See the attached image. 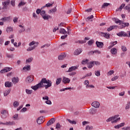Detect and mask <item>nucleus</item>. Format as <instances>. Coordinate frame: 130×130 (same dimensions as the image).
Returning <instances> with one entry per match:
<instances>
[{"instance_id":"obj_26","label":"nucleus","mask_w":130,"mask_h":130,"mask_svg":"<svg viewBox=\"0 0 130 130\" xmlns=\"http://www.w3.org/2000/svg\"><path fill=\"white\" fill-rule=\"evenodd\" d=\"M117 27L118 26L117 25L111 26L109 28H108L107 31L108 32H110V31H112V30H113V29H116V28H117Z\"/></svg>"},{"instance_id":"obj_47","label":"nucleus","mask_w":130,"mask_h":130,"mask_svg":"<svg viewBox=\"0 0 130 130\" xmlns=\"http://www.w3.org/2000/svg\"><path fill=\"white\" fill-rule=\"evenodd\" d=\"M122 28H124V26H123V23L121 22V23H119L118 28L122 29Z\"/></svg>"},{"instance_id":"obj_4","label":"nucleus","mask_w":130,"mask_h":130,"mask_svg":"<svg viewBox=\"0 0 130 130\" xmlns=\"http://www.w3.org/2000/svg\"><path fill=\"white\" fill-rule=\"evenodd\" d=\"M1 117L3 119L7 118L9 116V112L6 110H2L1 111Z\"/></svg>"},{"instance_id":"obj_28","label":"nucleus","mask_w":130,"mask_h":130,"mask_svg":"<svg viewBox=\"0 0 130 130\" xmlns=\"http://www.w3.org/2000/svg\"><path fill=\"white\" fill-rule=\"evenodd\" d=\"M111 53L112 54L115 55L117 53V49L115 48H113L111 49Z\"/></svg>"},{"instance_id":"obj_44","label":"nucleus","mask_w":130,"mask_h":130,"mask_svg":"<svg viewBox=\"0 0 130 130\" xmlns=\"http://www.w3.org/2000/svg\"><path fill=\"white\" fill-rule=\"evenodd\" d=\"M113 74H114V71L111 70L108 72L107 75L108 76H112V75H113Z\"/></svg>"},{"instance_id":"obj_36","label":"nucleus","mask_w":130,"mask_h":130,"mask_svg":"<svg viewBox=\"0 0 130 130\" xmlns=\"http://www.w3.org/2000/svg\"><path fill=\"white\" fill-rule=\"evenodd\" d=\"M57 11V9H56V7L54 8L53 9H52L50 10L49 13L50 14H53V13H55Z\"/></svg>"},{"instance_id":"obj_10","label":"nucleus","mask_w":130,"mask_h":130,"mask_svg":"<svg viewBox=\"0 0 130 130\" xmlns=\"http://www.w3.org/2000/svg\"><path fill=\"white\" fill-rule=\"evenodd\" d=\"M11 70H12V68L10 67H6L1 70L0 73H1V74H5V73H8V72H10Z\"/></svg>"},{"instance_id":"obj_30","label":"nucleus","mask_w":130,"mask_h":130,"mask_svg":"<svg viewBox=\"0 0 130 130\" xmlns=\"http://www.w3.org/2000/svg\"><path fill=\"white\" fill-rule=\"evenodd\" d=\"M93 18H94V16L93 15H90L86 19V21L89 22V21H90V22H92L93 20L92 19H93Z\"/></svg>"},{"instance_id":"obj_15","label":"nucleus","mask_w":130,"mask_h":130,"mask_svg":"<svg viewBox=\"0 0 130 130\" xmlns=\"http://www.w3.org/2000/svg\"><path fill=\"white\" fill-rule=\"evenodd\" d=\"M5 86L6 88H11V87H13V83L10 81H6L5 83Z\"/></svg>"},{"instance_id":"obj_19","label":"nucleus","mask_w":130,"mask_h":130,"mask_svg":"<svg viewBox=\"0 0 130 130\" xmlns=\"http://www.w3.org/2000/svg\"><path fill=\"white\" fill-rule=\"evenodd\" d=\"M125 124V123H124V122L121 123L118 125H115L114 126V127L116 129H118L120 128V127H122V126H124Z\"/></svg>"},{"instance_id":"obj_24","label":"nucleus","mask_w":130,"mask_h":130,"mask_svg":"<svg viewBox=\"0 0 130 130\" xmlns=\"http://www.w3.org/2000/svg\"><path fill=\"white\" fill-rule=\"evenodd\" d=\"M11 20L10 17H5L2 18L1 20L3 21V22H9Z\"/></svg>"},{"instance_id":"obj_50","label":"nucleus","mask_w":130,"mask_h":130,"mask_svg":"<svg viewBox=\"0 0 130 130\" xmlns=\"http://www.w3.org/2000/svg\"><path fill=\"white\" fill-rule=\"evenodd\" d=\"M50 45V44H46L42 46L41 47V48H44V47H49Z\"/></svg>"},{"instance_id":"obj_11","label":"nucleus","mask_w":130,"mask_h":130,"mask_svg":"<svg viewBox=\"0 0 130 130\" xmlns=\"http://www.w3.org/2000/svg\"><path fill=\"white\" fill-rule=\"evenodd\" d=\"M91 106L94 107V108H99L100 107V103L98 102H93L91 104Z\"/></svg>"},{"instance_id":"obj_9","label":"nucleus","mask_w":130,"mask_h":130,"mask_svg":"<svg viewBox=\"0 0 130 130\" xmlns=\"http://www.w3.org/2000/svg\"><path fill=\"white\" fill-rule=\"evenodd\" d=\"M117 36H119V37H126V36H127V34L123 31H121L118 33H117Z\"/></svg>"},{"instance_id":"obj_61","label":"nucleus","mask_w":130,"mask_h":130,"mask_svg":"<svg viewBox=\"0 0 130 130\" xmlns=\"http://www.w3.org/2000/svg\"><path fill=\"white\" fill-rule=\"evenodd\" d=\"M94 53H95V54H101V51L99 50H94Z\"/></svg>"},{"instance_id":"obj_31","label":"nucleus","mask_w":130,"mask_h":130,"mask_svg":"<svg viewBox=\"0 0 130 130\" xmlns=\"http://www.w3.org/2000/svg\"><path fill=\"white\" fill-rule=\"evenodd\" d=\"M96 112V109L95 108H92L89 110V113L90 114H95Z\"/></svg>"},{"instance_id":"obj_29","label":"nucleus","mask_w":130,"mask_h":130,"mask_svg":"<svg viewBox=\"0 0 130 130\" xmlns=\"http://www.w3.org/2000/svg\"><path fill=\"white\" fill-rule=\"evenodd\" d=\"M19 27H20V28H21V29L19 30V33H23V32H25V29L24 26H22V25H19Z\"/></svg>"},{"instance_id":"obj_35","label":"nucleus","mask_w":130,"mask_h":130,"mask_svg":"<svg viewBox=\"0 0 130 130\" xmlns=\"http://www.w3.org/2000/svg\"><path fill=\"white\" fill-rule=\"evenodd\" d=\"M19 117V114H15L12 116V118L14 120H19V118L18 117Z\"/></svg>"},{"instance_id":"obj_8","label":"nucleus","mask_w":130,"mask_h":130,"mask_svg":"<svg viewBox=\"0 0 130 130\" xmlns=\"http://www.w3.org/2000/svg\"><path fill=\"white\" fill-rule=\"evenodd\" d=\"M79 69V66H72L69 68V70L67 71V73H72L73 71H76V70H78Z\"/></svg>"},{"instance_id":"obj_13","label":"nucleus","mask_w":130,"mask_h":130,"mask_svg":"<svg viewBox=\"0 0 130 130\" xmlns=\"http://www.w3.org/2000/svg\"><path fill=\"white\" fill-rule=\"evenodd\" d=\"M19 79L18 77H14L12 79V82L14 84H18V83H19Z\"/></svg>"},{"instance_id":"obj_27","label":"nucleus","mask_w":130,"mask_h":130,"mask_svg":"<svg viewBox=\"0 0 130 130\" xmlns=\"http://www.w3.org/2000/svg\"><path fill=\"white\" fill-rule=\"evenodd\" d=\"M22 70L24 72H27V71H30V70H31V66L30 65H28L27 66L24 67Z\"/></svg>"},{"instance_id":"obj_60","label":"nucleus","mask_w":130,"mask_h":130,"mask_svg":"<svg viewBox=\"0 0 130 130\" xmlns=\"http://www.w3.org/2000/svg\"><path fill=\"white\" fill-rule=\"evenodd\" d=\"M69 76H75L77 75V72H71V73H69Z\"/></svg>"},{"instance_id":"obj_42","label":"nucleus","mask_w":130,"mask_h":130,"mask_svg":"<svg viewBox=\"0 0 130 130\" xmlns=\"http://www.w3.org/2000/svg\"><path fill=\"white\" fill-rule=\"evenodd\" d=\"M106 122H110V121H113V117H112V116L109 117L106 119Z\"/></svg>"},{"instance_id":"obj_41","label":"nucleus","mask_w":130,"mask_h":130,"mask_svg":"<svg viewBox=\"0 0 130 130\" xmlns=\"http://www.w3.org/2000/svg\"><path fill=\"white\" fill-rule=\"evenodd\" d=\"M110 4L107 3H105L103 4V5L102 6V9H104L105 7H108Z\"/></svg>"},{"instance_id":"obj_12","label":"nucleus","mask_w":130,"mask_h":130,"mask_svg":"<svg viewBox=\"0 0 130 130\" xmlns=\"http://www.w3.org/2000/svg\"><path fill=\"white\" fill-rule=\"evenodd\" d=\"M95 44L98 48H103V46H104V44L101 42L96 41Z\"/></svg>"},{"instance_id":"obj_49","label":"nucleus","mask_w":130,"mask_h":130,"mask_svg":"<svg viewBox=\"0 0 130 130\" xmlns=\"http://www.w3.org/2000/svg\"><path fill=\"white\" fill-rule=\"evenodd\" d=\"M94 74L96 77H100V71H95Z\"/></svg>"},{"instance_id":"obj_33","label":"nucleus","mask_w":130,"mask_h":130,"mask_svg":"<svg viewBox=\"0 0 130 130\" xmlns=\"http://www.w3.org/2000/svg\"><path fill=\"white\" fill-rule=\"evenodd\" d=\"M33 61V57H29L26 60V63H30Z\"/></svg>"},{"instance_id":"obj_20","label":"nucleus","mask_w":130,"mask_h":130,"mask_svg":"<svg viewBox=\"0 0 130 130\" xmlns=\"http://www.w3.org/2000/svg\"><path fill=\"white\" fill-rule=\"evenodd\" d=\"M11 93V89H7L4 91V96L7 97Z\"/></svg>"},{"instance_id":"obj_53","label":"nucleus","mask_w":130,"mask_h":130,"mask_svg":"<svg viewBox=\"0 0 130 130\" xmlns=\"http://www.w3.org/2000/svg\"><path fill=\"white\" fill-rule=\"evenodd\" d=\"M118 78H119L118 76H116L111 79V81L112 82H113L114 81H116V80H117V79H118Z\"/></svg>"},{"instance_id":"obj_3","label":"nucleus","mask_w":130,"mask_h":130,"mask_svg":"<svg viewBox=\"0 0 130 130\" xmlns=\"http://www.w3.org/2000/svg\"><path fill=\"white\" fill-rule=\"evenodd\" d=\"M41 16H42L43 19L44 20H48L51 18V16H50L49 15L46 14V12L45 11L43 10L41 12Z\"/></svg>"},{"instance_id":"obj_46","label":"nucleus","mask_w":130,"mask_h":130,"mask_svg":"<svg viewBox=\"0 0 130 130\" xmlns=\"http://www.w3.org/2000/svg\"><path fill=\"white\" fill-rule=\"evenodd\" d=\"M13 106L14 107H18V106H19V102L15 101L13 103Z\"/></svg>"},{"instance_id":"obj_59","label":"nucleus","mask_w":130,"mask_h":130,"mask_svg":"<svg viewBox=\"0 0 130 130\" xmlns=\"http://www.w3.org/2000/svg\"><path fill=\"white\" fill-rule=\"evenodd\" d=\"M93 43H94V41L90 40L88 41V45H92V44H93Z\"/></svg>"},{"instance_id":"obj_63","label":"nucleus","mask_w":130,"mask_h":130,"mask_svg":"<svg viewBox=\"0 0 130 130\" xmlns=\"http://www.w3.org/2000/svg\"><path fill=\"white\" fill-rule=\"evenodd\" d=\"M32 17L34 18V19H37V18H38V16H37V15L36 13H35V12L32 13Z\"/></svg>"},{"instance_id":"obj_17","label":"nucleus","mask_w":130,"mask_h":130,"mask_svg":"<svg viewBox=\"0 0 130 130\" xmlns=\"http://www.w3.org/2000/svg\"><path fill=\"white\" fill-rule=\"evenodd\" d=\"M101 36L105 37L107 39H109L110 38V34H107V32H101Z\"/></svg>"},{"instance_id":"obj_58","label":"nucleus","mask_w":130,"mask_h":130,"mask_svg":"<svg viewBox=\"0 0 130 130\" xmlns=\"http://www.w3.org/2000/svg\"><path fill=\"white\" fill-rule=\"evenodd\" d=\"M19 19V17H15L13 18V22L14 23H17L18 22V20Z\"/></svg>"},{"instance_id":"obj_37","label":"nucleus","mask_w":130,"mask_h":130,"mask_svg":"<svg viewBox=\"0 0 130 130\" xmlns=\"http://www.w3.org/2000/svg\"><path fill=\"white\" fill-rule=\"evenodd\" d=\"M124 6H125V4H122L121 5V6L119 7V8L117 9L116 11H119L120 12H121V10H122V8H124Z\"/></svg>"},{"instance_id":"obj_14","label":"nucleus","mask_w":130,"mask_h":130,"mask_svg":"<svg viewBox=\"0 0 130 130\" xmlns=\"http://www.w3.org/2000/svg\"><path fill=\"white\" fill-rule=\"evenodd\" d=\"M62 82L64 83V84H70L71 79H70L69 78L63 77Z\"/></svg>"},{"instance_id":"obj_51","label":"nucleus","mask_w":130,"mask_h":130,"mask_svg":"<svg viewBox=\"0 0 130 130\" xmlns=\"http://www.w3.org/2000/svg\"><path fill=\"white\" fill-rule=\"evenodd\" d=\"M88 61H89V59H86L85 60H83L82 63V64H86V63H88Z\"/></svg>"},{"instance_id":"obj_56","label":"nucleus","mask_w":130,"mask_h":130,"mask_svg":"<svg viewBox=\"0 0 130 130\" xmlns=\"http://www.w3.org/2000/svg\"><path fill=\"white\" fill-rule=\"evenodd\" d=\"M121 49H122V51H124V52H125L127 50L126 47L124 46H121Z\"/></svg>"},{"instance_id":"obj_45","label":"nucleus","mask_w":130,"mask_h":130,"mask_svg":"<svg viewBox=\"0 0 130 130\" xmlns=\"http://www.w3.org/2000/svg\"><path fill=\"white\" fill-rule=\"evenodd\" d=\"M7 32H11V31H13V27L11 26H9L7 27L6 29Z\"/></svg>"},{"instance_id":"obj_52","label":"nucleus","mask_w":130,"mask_h":130,"mask_svg":"<svg viewBox=\"0 0 130 130\" xmlns=\"http://www.w3.org/2000/svg\"><path fill=\"white\" fill-rule=\"evenodd\" d=\"M51 6H52V4L47 3L43 7V8H46V7L47 8H49V7H51Z\"/></svg>"},{"instance_id":"obj_64","label":"nucleus","mask_w":130,"mask_h":130,"mask_svg":"<svg viewBox=\"0 0 130 130\" xmlns=\"http://www.w3.org/2000/svg\"><path fill=\"white\" fill-rule=\"evenodd\" d=\"M122 130H130V126L124 127L122 128Z\"/></svg>"},{"instance_id":"obj_48","label":"nucleus","mask_w":130,"mask_h":130,"mask_svg":"<svg viewBox=\"0 0 130 130\" xmlns=\"http://www.w3.org/2000/svg\"><path fill=\"white\" fill-rule=\"evenodd\" d=\"M86 130H90L93 129L92 126H89V125H87L85 127Z\"/></svg>"},{"instance_id":"obj_7","label":"nucleus","mask_w":130,"mask_h":130,"mask_svg":"<svg viewBox=\"0 0 130 130\" xmlns=\"http://www.w3.org/2000/svg\"><path fill=\"white\" fill-rule=\"evenodd\" d=\"M5 1L2 3V5L3 6V9H7L8 6L10 4V0H4Z\"/></svg>"},{"instance_id":"obj_62","label":"nucleus","mask_w":130,"mask_h":130,"mask_svg":"<svg viewBox=\"0 0 130 130\" xmlns=\"http://www.w3.org/2000/svg\"><path fill=\"white\" fill-rule=\"evenodd\" d=\"M55 128H56L57 129H58V128H60V124H59V123H57Z\"/></svg>"},{"instance_id":"obj_16","label":"nucleus","mask_w":130,"mask_h":130,"mask_svg":"<svg viewBox=\"0 0 130 130\" xmlns=\"http://www.w3.org/2000/svg\"><path fill=\"white\" fill-rule=\"evenodd\" d=\"M67 57V54L63 53L61 55H59L58 59L59 60H62L64 59Z\"/></svg>"},{"instance_id":"obj_32","label":"nucleus","mask_w":130,"mask_h":130,"mask_svg":"<svg viewBox=\"0 0 130 130\" xmlns=\"http://www.w3.org/2000/svg\"><path fill=\"white\" fill-rule=\"evenodd\" d=\"M61 81H62V78H57L56 80V85H59V84L61 83Z\"/></svg>"},{"instance_id":"obj_40","label":"nucleus","mask_w":130,"mask_h":130,"mask_svg":"<svg viewBox=\"0 0 130 130\" xmlns=\"http://www.w3.org/2000/svg\"><path fill=\"white\" fill-rule=\"evenodd\" d=\"M26 5V2H24V1H21L18 4V7L20 8L21 7H23V6H25Z\"/></svg>"},{"instance_id":"obj_38","label":"nucleus","mask_w":130,"mask_h":130,"mask_svg":"<svg viewBox=\"0 0 130 130\" xmlns=\"http://www.w3.org/2000/svg\"><path fill=\"white\" fill-rule=\"evenodd\" d=\"M59 32L61 34H67V30H66V29H64V28H60Z\"/></svg>"},{"instance_id":"obj_2","label":"nucleus","mask_w":130,"mask_h":130,"mask_svg":"<svg viewBox=\"0 0 130 130\" xmlns=\"http://www.w3.org/2000/svg\"><path fill=\"white\" fill-rule=\"evenodd\" d=\"M29 46H33L28 47L26 50L27 51H32L34 49H35L38 45H39V42L33 41L30 42L28 44Z\"/></svg>"},{"instance_id":"obj_25","label":"nucleus","mask_w":130,"mask_h":130,"mask_svg":"<svg viewBox=\"0 0 130 130\" xmlns=\"http://www.w3.org/2000/svg\"><path fill=\"white\" fill-rule=\"evenodd\" d=\"M93 66H94L93 61H90L87 63V68H88V69H92Z\"/></svg>"},{"instance_id":"obj_1","label":"nucleus","mask_w":130,"mask_h":130,"mask_svg":"<svg viewBox=\"0 0 130 130\" xmlns=\"http://www.w3.org/2000/svg\"><path fill=\"white\" fill-rule=\"evenodd\" d=\"M52 86V82L50 80L46 79V78H42L41 82L35 86H32L31 88L34 91H37L40 88L45 87V89H48Z\"/></svg>"},{"instance_id":"obj_55","label":"nucleus","mask_w":130,"mask_h":130,"mask_svg":"<svg viewBox=\"0 0 130 130\" xmlns=\"http://www.w3.org/2000/svg\"><path fill=\"white\" fill-rule=\"evenodd\" d=\"M93 61V64L95 66H100V62L98 61Z\"/></svg>"},{"instance_id":"obj_34","label":"nucleus","mask_w":130,"mask_h":130,"mask_svg":"<svg viewBox=\"0 0 130 130\" xmlns=\"http://www.w3.org/2000/svg\"><path fill=\"white\" fill-rule=\"evenodd\" d=\"M114 21H115V22L116 24H121V23H122V21L121 20H120L118 19H117L116 18H113Z\"/></svg>"},{"instance_id":"obj_22","label":"nucleus","mask_w":130,"mask_h":130,"mask_svg":"<svg viewBox=\"0 0 130 130\" xmlns=\"http://www.w3.org/2000/svg\"><path fill=\"white\" fill-rule=\"evenodd\" d=\"M117 44V41L111 42L110 43V45L108 47V49H110V48H112L114 45H116Z\"/></svg>"},{"instance_id":"obj_43","label":"nucleus","mask_w":130,"mask_h":130,"mask_svg":"<svg viewBox=\"0 0 130 130\" xmlns=\"http://www.w3.org/2000/svg\"><path fill=\"white\" fill-rule=\"evenodd\" d=\"M25 92L26 94H28V95H30V94H32V92H33V90H29V89H26Z\"/></svg>"},{"instance_id":"obj_54","label":"nucleus","mask_w":130,"mask_h":130,"mask_svg":"<svg viewBox=\"0 0 130 130\" xmlns=\"http://www.w3.org/2000/svg\"><path fill=\"white\" fill-rule=\"evenodd\" d=\"M45 103L46 104H48V105H51L52 104V103L51 102V101L50 100H47L46 102H45Z\"/></svg>"},{"instance_id":"obj_18","label":"nucleus","mask_w":130,"mask_h":130,"mask_svg":"<svg viewBox=\"0 0 130 130\" xmlns=\"http://www.w3.org/2000/svg\"><path fill=\"white\" fill-rule=\"evenodd\" d=\"M37 122L38 124H42V123H43L44 122L43 118H42V117H39L37 120Z\"/></svg>"},{"instance_id":"obj_23","label":"nucleus","mask_w":130,"mask_h":130,"mask_svg":"<svg viewBox=\"0 0 130 130\" xmlns=\"http://www.w3.org/2000/svg\"><path fill=\"white\" fill-rule=\"evenodd\" d=\"M82 50L81 49H78L76 50L74 52V55H79L80 53H82Z\"/></svg>"},{"instance_id":"obj_57","label":"nucleus","mask_w":130,"mask_h":130,"mask_svg":"<svg viewBox=\"0 0 130 130\" xmlns=\"http://www.w3.org/2000/svg\"><path fill=\"white\" fill-rule=\"evenodd\" d=\"M84 85H86V88H88V86L89 85V81L88 80H85L84 82Z\"/></svg>"},{"instance_id":"obj_21","label":"nucleus","mask_w":130,"mask_h":130,"mask_svg":"<svg viewBox=\"0 0 130 130\" xmlns=\"http://www.w3.org/2000/svg\"><path fill=\"white\" fill-rule=\"evenodd\" d=\"M5 125H15L16 124V123L14 121H8V122H6L5 123Z\"/></svg>"},{"instance_id":"obj_5","label":"nucleus","mask_w":130,"mask_h":130,"mask_svg":"<svg viewBox=\"0 0 130 130\" xmlns=\"http://www.w3.org/2000/svg\"><path fill=\"white\" fill-rule=\"evenodd\" d=\"M33 81H34V76L33 75L27 76L25 79V82L27 84H31Z\"/></svg>"},{"instance_id":"obj_39","label":"nucleus","mask_w":130,"mask_h":130,"mask_svg":"<svg viewBox=\"0 0 130 130\" xmlns=\"http://www.w3.org/2000/svg\"><path fill=\"white\" fill-rule=\"evenodd\" d=\"M130 108V102H128L125 105V110H128Z\"/></svg>"},{"instance_id":"obj_6","label":"nucleus","mask_w":130,"mask_h":130,"mask_svg":"<svg viewBox=\"0 0 130 130\" xmlns=\"http://www.w3.org/2000/svg\"><path fill=\"white\" fill-rule=\"evenodd\" d=\"M113 121H111V123H116L117 121L120 120V117H119V115H115V116H112Z\"/></svg>"}]
</instances>
